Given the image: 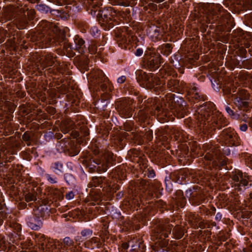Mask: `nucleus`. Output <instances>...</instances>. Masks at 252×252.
Segmentation results:
<instances>
[{
    "label": "nucleus",
    "mask_w": 252,
    "mask_h": 252,
    "mask_svg": "<svg viewBox=\"0 0 252 252\" xmlns=\"http://www.w3.org/2000/svg\"><path fill=\"white\" fill-rule=\"evenodd\" d=\"M129 245L131 247V252H144V245L137 238H133L129 241Z\"/></svg>",
    "instance_id": "obj_11"
},
{
    "label": "nucleus",
    "mask_w": 252,
    "mask_h": 252,
    "mask_svg": "<svg viewBox=\"0 0 252 252\" xmlns=\"http://www.w3.org/2000/svg\"><path fill=\"white\" fill-rule=\"evenodd\" d=\"M22 138L23 139V140L25 141H28L30 140V136L29 135V134L26 132H25L23 136H22Z\"/></svg>",
    "instance_id": "obj_45"
},
{
    "label": "nucleus",
    "mask_w": 252,
    "mask_h": 252,
    "mask_svg": "<svg viewBox=\"0 0 252 252\" xmlns=\"http://www.w3.org/2000/svg\"><path fill=\"white\" fill-rule=\"evenodd\" d=\"M91 242L92 243L96 244V247H99V246L100 245L99 239L97 238V237H93L91 239Z\"/></svg>",
    "instance_id": "obj_38"
},
{
    "label": "nucleus",
    "mask_w": 252,
    "mask_h": 252,
    "mask_svg": "<svg viewBox=\"0 0 252 252\" xmlns=\"http://www.w3.org/2000/svg\"><path fill=\"white\" fill-rule=\"evenodd\" d=\"M155 176V172L154 171L152 170L150 171L149 174L148 175V177L153 178Z\"/></svg>",
    "instance_id": "obj_53"
},
{
    "label": "nucleus",
    "mask_w": 252,
    "mask_h": 252,
    "mask_svg": "<svg viewBox=\"0 0 252 252\" xmlns=\"http://www.w3.org/2000/svg\"><path fill=\"white\" fill-rule=\"evenodd\" d=\"M40 26L43 29V33L39 34L37 38L38 43L41 44L39 46L41 48L56 46L63 41L64 34L58 31L55 24L47 21H42Z\"/></svg>",
    "instance_id": "obj_3"
},
{
    "label": "nucleus",
    "mask_w": 252,
    "mask_h": 252,
    "mask_svg": "<svg viewBox=\"0 0 252 252\" xmlns=\"http://www.w3.org/2000/svg\"><path fill=\"white\" fill-rule=\"evenodd\" d=\"M36 9L39 11L48 12L50 11V7L44 4H39L36 5Z\"/></svg>",
    "instance_id": "obj_28"
},
{
    "label": "nucleus",
    "mask_w": 252,
    "mask_h": 252,
    "mask_svg": "<svg viewBox=\"0 0 252 252\" xmlns=\"http://www.w3.org/2000/svg\"><path fill=\"white\" fill-rule=\"evenodd\" d=\"M25 200L27 202L34 201L36 200V193L29 192L25 195Z\"/></svg>",
    "instance_id": "obj_26"
},
{
    "label": "nucleus",
    "mask_w": 252,
    "mask_h": 252,
    "mask_svg": "<svg viewBox=\"0 0 252 252\" xmlns=\"http://www.w3.org/2000/svg\"><path fill=\"white\" fill-rule=\"evenodd\" d=\"M93 232L90 229H84L81 232V235L84 238L85 240L89 238L92 235Z\"/></svg>",
    "instance_id": "obj_27"
},
{
    "label": "nucleus",
    "mask_w": 252,
    "mask_h": 252,
    "mask_svg": "<svg viewBox=\"0 0 252 252\" xmlns=\"http://www.w3.org/2000/svg\"><path fill=\"white\" fill-rule=\"evenodd\" d=\"M169 97L171 96H167L165 99H163L162 102L155 107L154 111H151L147 107H145V110H139L137 115L143 120L147 118V115L150 112L157 116L160 123L173 121V115L176 116L178 118H183L186 113V102L181 98L174 102H167Z\"/></svg>",
    "instance_id": "obj_1"
},
{
    "label": "nucleus",
    "mask_w": 252,
    "mask_h": 252,
    "mask_svg": "<svg viewBox=\"0 0 252 252\" xmlns=\"http://www.w3.org/2000/svg\"><path fill=\"white\" fill-rule=\"evenodd\" d=\"M221 135L223 139L229 142L230 145H235L237 136L233 129L231 127L224 129L222 132Z\"/></svg>",
    "instance_id": "obj_10"
},
{
    "label": "nucleus",
    "mask_w": 252,
    "mask_h": 252,
    "mask_svg": "<svg viewBox=\"0 0 252 252\" xmlns=\"http://www.w3.org/2000/svg\"><path fill=\"white\" fill-rule=\"evenodd\" d=\"M7 140H1L0 141V143L1 144V145L0 146V154L1 156V152H2L3 153V155H5V151L7 149V147H6L5 145L7 143Z\"/></svg>",
    "instance_id": "obj_30"
},
{
    "label": "nucleus",
    "mask_w": 252,
    "mask_h": 252,
    "mask_svg": "<svg viewBox=\"0 0 252 252\" xmlns=\"http://www.w3.org/2000/svg\"><path fill=\"white\" fill-rule=\"evenodd\" d=\"M222 216L220 213H218L215 217V219L216 220L220 221L221 219Z\"/></svg>",
    "instance_id": "obj_52"
},
{
    "label": "nucleus",
    "mask_w": 252,
    "mask_h": 252,
    "mask_svg": "<svg viewBox=\"0 0 252 252\" xmlns=\"http://www.w3.org/2000/svg\"><path fill=\"white\" fill-rule=\"evenodd\" d=\"M9 243L6 242L3 237L0 235V251H4L9 247Z\"/></svg>",
    "instance_id": "obj_25"
},
{
    "label": "nucleus",
    "mask_w": 252,
    "mask_h": 252,
    "mask_svg": "<svg viewBox=\"0 0 252 252\" xmlns=\"http://www.w3.org/2000/svg\"><path fill=\"white\" fill-rule=\"evenodd\" d=\"M64 179L66 181V183L68 185H70L73 183L74 180V178L71 174L66 173L64 175Z\"/></svg>",
    "instance_id": "obj_29"
},
{
    "label": "nucleus",
    "mask_w": 252,
    "mask_h": 252,
    "mask_svg": "<svg viewBox=\"0 0 252 252\" xmlns=\"http://www.w3.org/2000/svg\"><path fill=\"white\" fill-rule=\"evenodd\" d=\"M74 194L72 191H70L68 193L66 194L65 198L68 200L72 199L74 198Z\"/></svg>",
    "instance_id": "obj_42"
},
{
    "label": "nucleus",
    "mask_w": 252,
    "mask_h": 252,
    "mask_svg": "<svg viewBox=\"0 0 252 252\" xmlns=\"http://www.w3.org/2000/svg\"><path fill=\"white\" fill-rule=\"evenodd\" d=\"M28 225L32 229L37 230L40 227V222L38 221L37 224H35L32 221H29Z\"/></svg>",
    "instance_id": "obj_34"
},
{
    "label": "nucleus",
    "mask_w": 252,
    "mask_h": 252,
    "mask_svg": "<svg viewBox=\"0 0 252 252\" xmlns=\"http://www.w3.org/2000/svg\"><path fill=\"white\" fill-rule=\"evenodd\" d=\"M116 14L112 7L104 9L100 11L97 14V19L102 26H105L108 29L114 26V17Z\"/></svg>",
    "instance_id": "obj_6"
},
{
    "label": "nucleus",
    "mask_w": 252,
    "mask_h": 252,
    "mask_svg": "<svg viewBox=\"0 0 252 252\" xmlns=\"http://www.w3.org/2000/svg\"><path fill=\"white\" fill-rule=\"evenodd\" d=\"M162 30L158 27L153 26L148 29V33L153 40L160 39L162 35Z\"/></svg>",
    "instance_id": "obj_12"
},
{
    "label": "nucleus",
    "mask_w": 252,
    "mask_h": 252,
    "mask_svg": "<svg viewBox=\"0 0 252 252\" xmlns=\"http://www.w3.org/2000/svg\"><path fill=\"white\" fill-rule=\"evenodd\" d=\"M223 9V7L220 4H216L214 5V10H217L218 12H220L221 10Z\"/></svg>",
    "instance_id": "obj_48"
},
{
    "label": "nucleus",
    "mask_w": 252,
    "mask_h": 252,
    "mask_svg": "<svg viewBox=\"0 0 252 252\" xmlns=\"http://www.w3.org/2000/svg\"><path fill=\"white\" fill-rule=\"evenodd\" d=\"M194 217L195 216L194 215H190L189 220V222L192 223L193 224V223H196L197 220H196V218L194 219Z\"/></svg>",
    "instance_id": "obj_43"
},
{
    "label": "nucleus",
    "mask_w": 252,
    "mask_h": 252,
    "mask_svg": "<svg viewBox=\"0 0 252 252\" xmlns=\"http://www.w3.org/2000/svg\"><path fill=\"white\" fill-rule=\"evenodd\" d=\"M54 168L60 172H62L63 165L59 162H56L55 163Z\"/></svg>",
    "instance_id": "obj_40"
},
{
    "label": "nucleus",
    "mask_w": 252,
    "mask_h": 252,
    "mask_svg": "<svg viewBox=\"0 0 252 252\" xmlns=\"http://www.w3.org/2000/svg\"><path fill=\"white\" fill-rule=\"evenodd\" d=\"M170 134L176 140H180V137L182 136L183 131L175 128H173L170 130Z\"/></svg>",
    "instance_id": "obj_21"
},
{
    "label": "nucleus",
    "mask_w": 252,
    "mask_h": 252,
    "mask_svg": "<svg viewBox=\"0 0 252 252\" xmlns=\"http://www.w3.org/2000/svg\"><path fill=\"white\" fill-rule=\"evenodd\" d=\"M199 95L197 93H195L194 95L193 96L195 99H197L199 97Z\"/></svg>",
    "instance_id": "obj_57"
},
{
    "label": "nucleus",
    "mask_w": 252,
    "mask_h": 252,
    "mask_svg": "<svg viewBox=\"0 0 252 252\" xmlns=\"http://www.w3.org/2000/svg\"><path fill=\"white\" fill-rule=\"evenodd\" d=\"M213 158V156L210 153H207L204 157V158L207 160H211Z\"/></svg>",
    "instance_id": "obj_44"
},
{
    "label": "nucleus",
    "mask_w": 252,
    "mask_h": 252,
    "mask_svg": "<svg viewBox=\"0 0 252 252\" xmlns=\"http://www.w3.org/2000/svg\"><path fill=\"white\" fill-rule=\"evenodd\" d=\"M79 136V134L77 132H75V137L76 138L77 137H78Z\"/></svg>",
    "instance_id": "obj_64"
},
{
    "label": "nucleus",
    "mask_w": 252,
    "mask_h": 252,
    "mask_svg": "<svg viewBox=\"0 0 252 252\" xmlns=\"http://www.w3.org/2000/svg\"><path fill=\"white\" fill-rule=\"evenodd\" d=\"M47 180L51 184H55L57 183V178L55 177H52L50 174L46 175Z\"/></svg>",
    "instance_id": "obj_35"
},
{
    "label": "nucleus",
    "mask_w": 252,
    "mask_h": 252,
    "mask_svg": "<svg viewBox=\"0 0 252 252\" xmlns=\"http://www.w3.org/2000/svg\"><path fill=\"white\" fill-rule=\"evenodd\" d=\"M184 234V230L179 225L175 226L173 230L172 234L176 239H181L183 236Z\"/></svg>",
    "instance_id": "obj_20"
},
{
    "label": "nucleus",
    "mask_w": 252,
    "mask_h": 252,
    "mask_svg": "<svg viewBox=\"0 0 252 252\" xmlns=\"http://www.w3.org/2000/svg\"><path fill=\"white\" fill-rule=\"evenodd\" d=\"M35 15V12L33 9L29 10L27 12V16L29 20H32L34 18Z\"/></svg>",
    "instance_id": "obj_32"
},
{
    "label": "nucleus",
    "mask_w": 252,
    "mask_h": 252,
    "mask_svg": "<svg viewBox=\"0 0 252 252\" xmlns=\"http://www.w3.org/2000/svg\"><path fill=\"white\" fill-rule=\"evenodd\" d=\"M124 129L127 131H130L132 130V127L131 124L128 123H126L124 125Z\"/></svg>",
    "instance_id": "obj_41"
},
{
    "label": "nucleus",
    "mask_w": 252,
    "mask_h": 252,
    "mask_svg": "<svg viewBox=\"0 0 252 252\" xmlns=\"http://www.w3.org/2000/svg\"><path fill=\"white\" fill-rule=\"evenodd\" d=\"M240 51L241 52L242 54H245L246 52V50L243 47L240 48Z\"/></svg>",
    "instance_id": "obj_56"
},
{
    "label": "nucleus",
    "mask_w": 252,
    "mask_h": 252,
    "mask_svg": "<svg viewBox=\"0 0 252 252\" xmlns=\"http://www.w3.org/2000/svg\"><path fill=\"white\" fill-rule=\"evenodd\" d=\"M130 247V245H129V241L128 242V243L127 242H125V243H123L122 244V247L123 249L124 250H126V249H127V248Z\"/></svg>",
    "instance_id": "obj_50"
},
{
    "label": "nucleus",
    "mask_w": 252,
    "mask_h": 252,
    "mask_svg": "<svg viewBox=\"0 0 252 252\" xmlns=\"http://www.w3.org/2000/svg\"><path fill=\"white\" fill-rule=\"evenodd\" d=\"M74 127L73 122L70 120L66 119L61 123L60 129L63 133H67L73 129Z\"/></svg>",
    "instance_id": "obj_14"
},
{
    "label": "nucleus",
    "mask_w": 252,
    "mask_h": 252,
    "mask_svg": "<svg viewBox=\"0 0 252 252\" xmlns=\"http://www.w3.org/2000/svg\"><path fill=\"white\" fill-rule=\"evenodd\" d=\"M90 32L94 37H97L100 34L99 31L96 27H92L90 30Z\"/></svg>",
    "instance_id": "obj_33"
},
{
    "label": "nucleus",
    "mask_w": 252,
    "mask_h": 252,
    "mask_svg": "<svg viewBox=\"0 0 252 252\" xmlns=\"http://www.w3.org/2000/svg\"><path fill=\"white\" fill-rule=\"evenodd\" d=\"M232 187L238 190H240L241 187L246 186L248 183L245 177L243 176L242 172L239 170L232 173Z\"/></svg>",
    "instance_id": "obj_7"
},
{
    "label": "nucleus",
    "mask_w": 252,
    "mask_h": 252,
    "mask_svg": "<svg viewBox=\"0 0 252 252\" xmlns=\"http://www.w3.org/2000/svg\"><path fill=\"white\" fill-rule=\"evenodd\" d=\"M104 178L102 177H93L89 183L90 187L101 186Z\"/></svg>",
    "instance_id": "obj_19"
},
{
    "label": "nucleus",
    "mask_w": 252,
    "mask_h": 252,
    "mask_svg": "<svg viewBox=\"0 0 252 252\" xmlns=\"http://www.w3.org/2000/svg\"><path fill=\"white\" fill-rule=\"evenodd\" d=\"M115 158L112 152L105 153L101 159L94 158L90 159L87 164L88 171L91 172H105L109 166L113 164Z\"/></svg>",
    "instance_id": "obj_5"
},
{
    "label": "nucleus",
    "mask_w": 252,
    "mask_h": 252,
    "mask_svg": "<svg viewBox=\"0 0 252 252\" xmlns=\"http://www.w3.org/2000/svg\"><path fill=\"white\" fill-rule=\"evenodd\" d=\"M126 77L125 76H121L119 78H118V79L117 80V82L119 83L122 84V83H123L124 82H125V81H126Z\"/></svg>",
    "instance_id": "obj_47"
},
{
    "label": "nucleus",
    "mask_w": 252,
    "mask_h": 252,
    "mask_svg": "<svg viewBox=\"0 0 252 252\" xmlns=\"http://www.w3.org/2000/svg\"><path fill=\"white\" fill-rule=\"evenodd\" d=\"M88 50L91 54H94L97 51L96 47L95 45H91L89 47Z\"/></svg>",
    "instance_id": "obj_36"
},
{
    "label": "nucleus",
    "mask_w": 252,
    "mask_h": 252,
    "mask_svg": "<svg viewBox=\"0 0 252 252\" xmlns=\"http://www.w3.org/2000/svg\"><path fill=\"white\" fill-rule=\"evenodd\" d=\"M173 225L166 220L164 222L159 223L153 230L152 235L153 240L158 241L152 246L154 252H168L170 250L168 240L165 239L171 233Z\"/></svg>",
    "instance_id": "obj_4"
},
{
    "label": "nucleus",
    "mask_w": 252,
    "mask_h": 252,
    "mask_svg": "<svg viewBox=\"0 0 252 252\" xmlns=\"http://www.w3.org/2000/svg\"><path fill=\"white\" fill-rule=\"evenodd\" d=\"M179 81L176 79H170L167 83V86L171 91H174V89L178 86Z\"/></svg>",
    "instance_id": "obj_22"
},
{
    "label": "nucleus",
    "mask_w": 252,
    "mask_h": 252,
    "mask_svg": "<svg viewBox=\"0 0 252 252\" xmlns=\"http://www.w3.org/2000/svg\"><path fill=\"white\" fill-rule=\"evenodd\" d=\"M63 246L64 248L73 247L74 246V242L69 237H66L63 240Z\"/></svg>",
    "instance_id": "obj_23"
},
{
    "label": "nucleus",
    "mask_w": 252,
    "mask_h": 252,
    "mask_svg": "<svg viewBox=\"0 0 252 252\" xmlns=\"http://www.w3.org/2000/svg\"><path fill=\"white\" fill-rule=\"evenodd\" d=\"M45 252H50V250L49 249V247H48L46 249Z\"/></svg>",
    "instance_id": "obj_61"
},
{
    "label": "nucleus",
    "mask_w": 252,
    "mask_h": 252,
    "mask_svg": "<svg viewBox=\"0 0 252 252\" xmlns=\"http://www.w3.org/2000/svg\"><path fill=\"white\" fill-rule=\"evenodd\" d=\"M152 1L156 2H161L164 1V0H152Z\"/></svg>",
    "instance_id": "obj_58"
},
{
    "label": "nucleus",
    "mask_w": 252,
    "mask_h": 252,
    "mask_svg": "<svg viewBox=\"0 0 252 252\" xmlns=\"http://www.w3.org/2000/svg\"><path fill=\"white\" fill-rule=\"evenodd\" d=\"M211 210L213 211H216V208L214 207H212Z\"/></svg>",
    "instance_id": "obj_63"
},
{
    "label": "nucleus",
    "mask_w": 252,
    "mask_h": 252,
    "mask_svg": "<svg viewBox=\"0 0 252 252\" xmlns=\"http://www.w3.org/2000/svg\"><path fill=\"white\" fill-rule=\"evenodd\" d=\"M218 16H215L212 17L211 15H208V16L206 17V21L208 23H213L215 22V21L216 20L217 18H218Z\"/></svg>",
    "instance_id": "obj_37"
},
{
    "label": "nucleus",
    "mask_w": 252,
    "mask_h": 252,
    "mask_svg": "<svg viewBox=\"0 0 252 252\" xmlns=\"http://www.w3.org/2000/svg\"><path fill=\"white\" fill-rule=\"evenodd\" d=\"M225 163H226L225 161L224 160H222L220 162V164L221 166H223L225 164Z\"/></svg>",
    "instance_id": "obj_60"
},
{
    "label": "nucleus",
    "mask_w": 252,
    "mask_h": 252,
    "mask_svg": "<svg viewBox=\"0 0 252 252\" xmlns=\"http://www.w3.org/2000/svg\"><path fill=\"white\" fill-rule=\"evenodd\" d=\"M165 48L168 50L170 51L171 50V45L169 43H167L165 45Z\"/></svg>",
    "instance_id": "obj_55"
},
{
    "label": "nucleus",
    "mask_w": 252,
    "mask_h": 252,
    "mask_svg": "<svg viewBox=\"0 0 252 252\" xmlns=\"http://www.w3.org/2000/svg\"><path fill=\"white\" fill-rule=\"evenodd\" d=\"M31 3H35L38 1V0H28Z\"/></svg>",
    "instance_id": "obj_59"
},
{
    "label": "nucleus",
    "mask_w": 252,
    "mask_h": 252,
    "mask_svg": "<svg viewBox=\"0 0 252 252\" xmlns=\"http://www.w3.org/2000/svg\"><path fill=\"white\" fill-rule=\"evenodd\" d=\"M225 110L227 114L229 115L230 117L233 119L237 120L239 118V115L235 113L234 111L231 109V108L228 106H227L225 107Z\"/></svg>",
    "instance_id": "obj_24"
},
{
    "label": "nucleus",
    "mask_w": 252,
    "mask_h": 252,
    "mask_svg": "<svg viewBox=\"0 0 252 252\" xmlns=\"http://www.w3.org/2000/svg\"><path fill=\"white\" fill-rule=\"evenodd\" d=\"M26 24L27 21L25 19H23L22 20H18L16 21V24H17V26L19 29H25L26 28Z\"/></svg>",
    "instance_id": "obj_31"
},
{
    "label": "nucleus",
    "mask_w": 252,
    "mask_h": 252,
    "mask_svg": "<svg viewBox=\"0 0 252 252\" xmlns=\"http://www.w3.org/2000/svg\"><path fill=\"white\" fill-rule=\"evenodd\" d=\"M40 61L42 69L45 68L47 67L52 66L54 63L53 58L50 55H47L42 57L40 60Z\"/></svg>",
    "instance_id": "obj_16"
},
{
    "label": "nucleus",
    "mask_w": 252,
    "mask_h": 252,
    "mask_svg": "<svg viewBox=\"0 0 252 252\" xmlns=\"http://www.w3.org/2000/svg\"><path fill=\"white\" fill-rule=\"evenodd\" d=\"M249 99L233 98L234 104L240 110H245L249 107Z\"/></svg>",
    "instance_id": "obj_15"
},
{
    "label": "nucleus",
    "mask_w": 252,
    "mask_h": 252,
    "mask_svg": "<svg viewBox=\"0 0 252 252\" xmlns=\"http://www.w3.org/2000/svg\"><path fill=\"white\" fill-rule=\"evenodd\" d=\"M117 109L122 117L127 118L132 116V107L126 101H123L118 105Z\"/></svg>",
    "instance_id": "obj_9"
},
{
    "label": "nucleus",
    "mask_w": 252,
    "mask_h": 252,
    "mask_svg": "<svg viewBox=\"0 0 252 252\" xmlns=\"http://www.w3.org/2000/svg\"><path fill=\"white\" fill-rule=\"evenodd\" d=\"M144 76L147 82L146 84L150 88H154L156 86H157V88H160L165 84V82L163 80L159 79L158 77L153 74L144 73Z\"/></svg>",
    "instance_id": "obj_8"
},
{
    "label": "nucleus",
    "mask_w": 252,
    "mask_h": 252,
    "mask_svg": "<svg viewBox=\"0 0 252 252\" xmlns=\"http://www.w3.org/2000/svg\"><path fill=\"white\" fill-rule=\"evenodd\" d=\"M218 14L216 11H213V14H212V15H217Z\"/></svg>",
    "instance_id": "obj_62"
},
{
    "label": "nucleus",
    "mask_w": 252,
    "mask_h": 252,
    "mask_svg": "<svg viewBox=\"0 0 252 252\" xmlns=\"http://www.w3.org/2000/svg\"><path fill=\"white\" fill-rule=\"evenodd\" d=\"M233 98L249 99V94L245 89L239 90L237 94L233 95Z\"/></svg>",
    "instance_id": "obj_18"
},
{
    "label": "nucleus",
    "mask_w": 252,
    "mask_h": 252,
    "mask_svg": "<svg viewBox=\"0 0 252 252\" xmlns=\"http://www.w3.org/2000/svg\"><path fill=\"white\" fill-rule=\"evenodd\" d=\"M249 203L252 204V192L250 193L249 197L248 198Z\"/></svg>",
    "instance_id": "obj_54"
},
{
    "label": "nucleus",
    "mask_w": 252,
    "mask_h": 252,
    "mask_svg": "<svg viewBox=\"0 0 252 252\" xmlns=\"http://www.w3.org/2000/svg\"><path fill=\"white\" fill-rule=\"evenodd\" d=\"M213 104L205 103L196 110L195 116L199 124V126L202 132L210 133L217 128L220 129L227 126L228 122L219 112L213 113Z\"/></svg>",
    "instance_id": "obj_2"
},
{
    "label": "nucleus",
    "mask_w": 252,
    "mask_h": 252,
    "mask_svg": "<svg viewBox=\"0 0 252 252\" xmlns=\"http://www.w3.org/2000/svg\"><path fill=\"white\" fill-rule=\"evenodd\" d=\"M143 51L142 49L138 48L136 50L135 54L137 56H140L143 54Z\"/></svg>",
    "instance_id": "obj_49"
},
{
    "label": "nucleus",
    "mask_w": 252,
    "mask_h": 252,
    "mask_svg": "<svg viewBox=\"0 0 252 252\" xmlns=\"http://www.w3.org/2000/svg\"><path fill=\"white\" fill-rule=\"evenodd\" d=\"M248 129V126L247 124H243L240 126V129L241 131L245 132Z\"/></svg>",
    "instance_id": "obj_46"
},
{
    "label": "nucleus",
    "mask_w": 252,
    "mask_h": 252,
    "mask_svg": "<svg viewBox=\"0 0 252 252\" xmlns=\"http://www.w3.org/2000/svg\"><path fill=\"white\" fill-rule=\"evenodd\" d=\"M108 87H109V90L111 91V87L110 86V85H109V84H108V85H107L106 83H103V84H101L100 86V88L103 91H107Z\"/></svg>",
    "instance_id": "obj_39"
},
{
    "label": "nucleus",
    "mask_w": 252,
    "mask_h": 252,
    "mask_svg": "<svg viewBox=\"0 0 252 252\" xmlns=\"http://www.w3.org/2000/svg\"><path fill=\"white\" fill-rule=\"evenodd\" d=\"M74 42L75 43V49L80 53L82 54L84 53L85 47L84 40L79 37H76L74 39Z\"/></svg>",
    "instance_id": "obj_17"
},
{
    "label": "nucleus",
    "mask_w": 252,
    "mask_h": 252,
    "mask_svg": "<svg viewBox=\"0 0 252 252\" xmlns=\"http://www.w3.org/2000/svg\"><path fill=\"white\" fill-rule=\"evenodd\" d=\"M75 241L77 242H78H78H83L85 241V239H84V238H83V237L81 235V236H77L76 237Z\"/></svg>",
    "instance_id": "obj_51"
},
{
    "label": "nucleus",
    "mask_w": 252,
    "mask_h": 252,
    "mask_svg": "<svg viewBox=\"0 0 252 252\" xmlns=\"http://www.w3.org/2000/svg\"><path fill=\"white\" fill-rule=\"evenodd\" d=\"M161 56L159 55H156L151 58L148 62V65L153 70L158 68L161 63Z\"/></svg>",
    "instance_id": "obj_13"
}]
</instances>
